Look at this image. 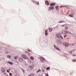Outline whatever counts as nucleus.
<instances>
[{
  "instance_id": "0eeeda50",
  "label": "nucleus",
  "mask_w": 76,
  "mask_h": 76,
  "mask_svg": "<svg viewBox=\"0 0 76 76\" xmlns=\"http://www.w3.org/2000/svg\"><path fill=\"white\" fill-rule=\"evenodd\" d=\"M74 15V13H72L71 14H70L69 15V16H70V17H73V15Z\"/></svg>"
},
{
  "instance_id": "39448f33",
  "label": "nucleus",
  "mask_w": 76,
  "mask_h": 76,
  "mask_svg": "<svg viewBox=\"0 0 76 76\" xmlns=\"http://www.w3.org/2000/svg\"><path fill=\"white\" fill-rule=\"evenodd\" d=\"M49 10H53L54 9V7H49Z\"/></svg>"
},
{
  "instance_id": "37998d69",
  "label": "nucleus",
  "mask_w": 76,
  "mask_h": 76,
  "mask_svg": "<svg viewBox=\"0 0 76 76\" xmlns=\"http://www.w3.org/2000/svg\"><path fill=\"white\" fill-rule=\"evenodd\" d=\"M24 72H25V71H24Z\"/></svg>"
},
{
  "instance_id": "c9c22d12",
  "label": "nucleus",
  "mask_w": 76,
  "mask_h": 76,
  "mask_svg": "<svg viewBox=\"0 0 76 76\" xmlns=\"http://www.w3.org/2000/svg\"><path fill=\"white\" fill-rule=\"evenodd\" d=\"M29 63H31V61L29 60Z\"/></svg>"
},
{
  "instance_id": "2eb2a0df",
  "label": "nucleus",
  "mask_w": 76,
  "mask_h": 76,
  "mask_svg": "<svg viewBox=\"0 0 76 76\" xmlns=\"http://www.w3.org/2000/svg\"><path fill=\"white\" fill-rule=\"evenodd\" d=\"M1 71L2 72H4V71H5V69H4V68H2L1 69Z\"/></svg>"
},
{
  "instance_id": "7c9ffc66",
  "label": "nucleus",
  "mask_w": 76,
  "mask_h": 76,
  "mask_svg": "<svg viewBox=\"0 0 76 76\" xmlns=\"http://www.w3.org/2000/svg\"><path fill=\"white\" fill-rule=\"evenodd\" d=\"M10 76H12V74L11 73H10Z\"/></svg>"
},
{
  "instance_id": "58836bf2",
  "label": "nucleus",
  "mask_w": 76,
  "mask_h": 76,
  "mask_svg": "<svg viewBox=\"0 0 76 76\" xmlns=\"http://www.w3.org/2000/svg\"><path fill=\"white\" fill-rule=\"evenodd\" d=\"M73 56H75V55H73Z\"/></svg>"
},
{
  "instance_id": "ea45409f",
  "label": "nucleus",
  "mask_w": 76,
  "mask_h": 76,
  "mask_svg": "<svg viewBox=\"0 0 76 76\" xmlns=\"http://www.w3.org/2000/svg\"><path fill=\"white\" fill-rule=\"evenodd\" d=\"M26 53H28V52H26Z\"/></svg>"
},
{
  "instance_id": "aec40b11",
  "label": "nucleus",
  "mask_w": 76,
  "mask_h": 76,
  "mask_svg": "<svg viewBox=\"0 0 76 76\" xmlns=\"http://www.w3.org/2000/svg\"><path fill=\"white\" fill-rule=\"evenodd\" d=\"M65 34H68L69 33V32L67 31H65Z\"/></svg>"
},
{
  "instance_id": "1a4fd4ad",
  "label": "nucleus",
  "mask_w": 76,
  "mask_h": 76,
  "mask_svg": "<svg viewBox=\"0 0 76 76\" xmlns=\"http://www.w3.org/2000/svg\"><path fill=\"white\" fill-rule=\"evenodd\" d=\"M45 4L46 5H49V3L48 2V1H46L45 2Z\"/></svg>"
},
{
  "instance_id": "79ce46f5",
  "label": "nucleus",
  "mask_w": 76,
  "mask_h": 76,
  "mask_svg": "<svg viewBox=\"0 0 76 76\" xmlns=\"http://www.w3.org/2000/svg\"><path fill=\"white\" fill-rule=\"evenodd\" d=\"M28 55H30V54H28Z\"/></svg>"
},
{
  "instance_id": "2f4dec72",
  "label": "nucleus",
  "mask_w": 76,
  "mask_h": 76,
  "mask_svg": "<svg viewBox=\"0 0 76 76\" xmlns=\"http://www.w3.org/2000/svg\"><path fill=\"white\" fill-rule=\"evenodd\" d=\"M36 3L37 4V5H38V4H39V2H37Z\"/></svg>"
},
{
  "instance_id": "9b49d317",
  "label": "nucleus",
  "mask_w": 76,
  "mask_h": 76,
  "mask_svg": "<svg viewBox=\"0 0 76 76\" xmlns=\"http://www.w3.org/2000/svg\"><path fill=\"white\" fill-rule=\"evenodd\" d=\"M45 35H48V33H47V30H45Z\"/></svg>"
},
{
  "instance_id": "bb28decb",
  "label": "nucleus",
  "mask_w": 76,
  "mask_h": 76,
  "mask_svg": "<svg viewBox=\"0 0 76 76\" xmlns=\"http://www.w3.org/2000/svg\"><path fill=\"white\" fill-rule=\"evenodd\" d=\"M66 36H67V34H66L64 35V38H66Z\"/></svg>"
},
{
  "instance_id": "473e14b6",
  "label": "nucleus",
  "mask_w": 76,
  "mask_h": 76,
  "mask_svg": "<svg viewBox=\"0 0 76 76\" xmlns=\"http://www.w3.org/2000/svg\"><path fill=\"white\" fill-rule=\"evenodd\" d=\"M7 72H8V73H10V71H9V70H7Z\"/></svg>"
},
{
  "instance_id": "6ab92c4d",
  "label": "nucleus",
  "mask_w": 76,
  "mask_h": 76,
  "mask_svg": "<svg viewBox=\"0 0 76 76\" xmlns=\"http://www.w3.org/2000/svg\"><path fill=\"white\" fill-rule=\"evenodd\" d=\"M41 70L40 69H39V70H38V71H37V73H39V72H41Z\"/></svg>"
},
{
  "instance_id": "c85d7f7f",
  "label": "nucleus",
  "mask_w": 76,
  "mask_h": 76,
  "mask_svg": "<svg viewBox=\"0 0 76 76\" xmlns=\"http://www.w3.org/2000/svg\"><path fill=\"white\" fill-rule=\"evenodd\" d=\"M73 62H76V60H73Z\"/></svg>"
},
{
  "instance_id": "a19ab883",
  "label": "nucleus",
  "mask_w": 76,
  "mask_h": 76,
  "mask_svg": "<svg viewBox=\"0 0 76 76\" xmlns=\"http://www.w3.org/2000/svg\"><path fill=\"white\" fill-rule=\"evenodd\" d=\"M9 70H10V69H9Z\"/></svg>"
},
{
  "instance_id": "dca6fc26",
  "label": "nucleus",
  "mask_w": 76,
  "mask_h": 76,
  "mask_svg": "<svg viewBox=\"0 0 76 76\" xmlns=\"http://www.w3.org/2000/svg\"><path fill=\"white\" fill-rule=\"evenodd\" d=\"M64 22V20H62V21H60L58 23H63V22Z\"/></svg>"
},
{
  "instance_id": "b1692460",
  "label": "nucleus",
  "mask_w": 76,
  "mask_h": 76,
  "mask_svg": "<svg viewBox=\"0 0 76 76\" xmlns=\"http://www.w3.org/2000/svg\"><path fill=\"white\" fill-rule=\"evenodd\" d=\"M65 29L66 30H67V29H68V27H67V26H66L65 27Z\"/></svg>"
},
{
  "instance_id": "6e6552de",
  "label": "nucleus",
  "mask_w": 76,
  "mask_h": 76,
  "mask_svg": "<svg viewBox=\"0 0 76 76\" xmlns=\"http://www.w3.org/2000/svg\"><path fill=\"white\" fill-rule=\"evenodd\" d=\"M18 61H23V59L20 58H19Z\"/></svg>"
},
{
  "instance_id": "a211bd4d",
  "label": "nucleus",
  "mask_w": 76,
  "mask_h": 76,
  "mask_svg": "<svg viewBox=\"0 0 76 76\" xmlns=\"http://www.w3.org/2000/svg\"><path fill=\"white\" fill-rule=\"evenodd\" d=\"M30 58H31V60H34V57H32L31 56V57H30Z\"/></svg>"
},
{
  "instance_id": "4be33fe9",
  "label": "nucleus",
  "mask_w": 76,
  "mask_h": 76,
  "mask_svg": "<svg viewBox=\"0 0 76 76\" xmlns=\"http://www.w3.org/2000/svg\"><path fill=\"white\" fill-rule=\"evenodd\" d=\"M8 63H9V64H13V63L12 62H9Z\"/></svg>"
},
{
  "instance_id": "cd10ccee",
  "label": "nucleus",
  "mask_w": 76,
  "mask_h": 76,
  "mask_svg": "<svg viewBox=\"0 0 76 76\" xmlns=\"http://www.w3.org/2000/svg\"><path fill=\"white\" fill-rule=\"evenodd\" d=\"M7 57L8 58H11L10 56H7Z\"/></svg>"
},
{
  "instance_id": "5701e85b",
  "label": "nucleus",
  "mask_w": 76,
  "mask_h": 76,
  "mask_svg": "<svg viewBox=\"0 0 76 76\" xmlns=\"http://www.w3.org/2000/svg\"><path fill=\"white\" fill-rule=\"evenodd\" d=\"M72 52H74V50L71 51L70 52V54H72Z\"/></svg>"
},
{
  "instance_id": "423d86ee",
  "label": "nucleus",
  "mask_w": 76,
  "mask_h": 76,
  "mask_svg": "<svg viewBox=\"0 0 76 76\" xmlns=\"http://www.w3.org/2000/svg\"><path fill=\"white\" fill-rule=\"evenodd\" d=\"M56 42L58 44H61V41L59 40H56Z\"/></svg>"
},
{
  "instance_id": "4c0bfd02",
  "label": "nucleus",
  "mask_w": 76,
  "mask_h": 76,
  "mask_svg": "<svg viewBox=\"0 0 76 76\" xmlns=\"http://www.w3.org/2000/svg\"><path fill=\"white\" fill-rule=\"evenodd\" d=\"M74 45V44H72V45Z\"/></svg>"
},
{
  "instance_id": "ddd939ff",
  "label": "nucleus",
  "mask_w": 76,
  "mask_h": 76,
  "mask_svg": "<svg viewBox=\"0 0 76 76\" xmlns=\"http://www.w3.org/2000/svg\"><path fill=\"white\" fill-rule=\"evenodd\" d=\"M48 29L49 30V32H51L53 30V28H49Z\"/></svg>"
},
{
  "instance_id": "412c9836",
  "label": "nucleus",
  "mask_w": 76,
  "mask_h": 76,
  "mask_svg": "<svg viewBox=\"0 0 76 76\" xmlns=\"http://www.w3.org/2000/svg\"><path fill=\"white\" fill-rule=\"evenodd\" d=\"M62 34H65V31L63 30L62 31Z\"/></svg>"
},
{
  "instance_id": "9d476101",
  "label": "nucleus",
  "mask_w": 76,
  "mask_h": 76,
  "mask_svg": "<svg viewBox=\"0 0 76 76\" xmlns=\"http://www.w3.org/2000/svg\"><path fill=\"white\" fill-rule=\"evenodd\" d=\"M28 68L30 70H32V69H33V66H29Z\"/></svg>"
},
{
  "instance_id": "7ed1b4c3",
  "label": "nucleus",
  "mask_w": 76,
  "mask_h": 76,
  "mask_svg": "<svg viewBox=\"0 0 76 76\" xmlns=\"http://www.w3.org/2000/svg\"><path fill=\"white\" fill-rule=\"evenodd\" d=\"M22 56L23 58H25L26 59H28V57L26 56V55L24 54L22 55Z\"/></svg>"
},
{
  "instance_id": "20e7f679",
  "label": "nucleus",
  "mask_w": 76,
  "mask_h": 76,
  "mask_svg": "<svg viewBox=\"0 0 76 76\" xmlns=\"http://www.w3.org/2000/svg\"><path fill=\"white\" fill-rule=\"evenodd\" d=\"M54 47L55 49H56L57 50H58V51H60V49L58 48L57 47V46L55 45H54Z\"/></svg>"
},
{
  "instance_id": "f3484780",
  "label": "nucleus",
  "mask_w": 76,
  "mask_h": 76,
  "mask_svg": "<svg viewBox=\"0 0 76 76\" xmlns=\"http://www.w3.org/2000/svg\"><path fill=\"white\" fill-rule=\"evenodd\" d=\"M56 10H58V6H57L55 7Z\"/></svg>"
},
{
  "instance_id": "f03ea898",
  "label": "nucleus",
  "mask_w": 76,
  "mask_h": 76,
  "mask_svg": "<svg viewBox=\"0 0 76 76\" xmlns=\"http://www.w3.org/2000/svg\"><path fill=\"white\" fill-rule=\"evenodd\" d=\"M63 44L66 47H67L69 46V43L66 42L64 43Z\"/></svg>"
},
{
  "instance_id": "393cba45",
  "label": "nucleus",
  "mask_w": 76,
  "mask_h": 76,
  "mask_svg": "<svg viewBox=\"0 0 76 76\" xmlns=\"http://www.w3.org/2000/svg\"><path fill=\"white\" fill-rule=\"evenodd\" d=\"M18 58V56H15V57H14V58L15 59H16V58Z\"/></svg>"
},
{
  "instance_id": "f704fd0d",
  "label": "nucleus",
  "mask_w": 76,
  "mask_h": 76,
  "mask_svg": "<svg viewBox=\"0 0 76 76\" xmlns=\"http://www.w3.org/2000/svg\"><path fill=\"white\" fill-rule=\"evenodd\" d=\"M64 7V6H61L60 7L61 8V7Z\"/></svg>"
},
{
  "instance_id": "a878e982",
  "label": "nucleus",
  "mask_w": 76,
  "mask_h": 76,
  "mask_svg": "<svg viewBox=\"0 0 76 76\" xmlns=\"http://www.w3.org/2000/svg\"><path fill=\"white\" fill-rule=\"evenodd\" d=\"M50 69V67H48L47 69H46L47 70H49V69Z\"/></svg>"
},
{
  "instance_id": "f257e3e1",
  "label": "nucleus",
  "mask_w": 76,
  "mask_h": 76,
  "mask_svg": "<svg viewBox=\"0 0 76 76\" xmlns=\"http://www.w3.org/2000/svg\"><path fill=\"white\" fill-rule=\"evenodd\" d=\"M56 36L57 38L59 39H63V37L62 36L58 34H56Z\"/></svg>"
},
{
  "instance_id": "4468645a",
  "label": "nucleus",
  "mask_w": 76,
  "mask_h": 76,
  "mask_svg": "<svg viewBox=\"0 0 76 76\" xmlns=\"http://www.w3.org/2000/svg\"><path fill=\"white\" fill-rule=\"evenodd\" d=\"M34 76V73H31L29 74L28 76Z\"/></svg>"
},
{
  "instance_id": "72a5a7b5",
  "label": "nucleus",
  "mask_w": 76,
  "mask_h": 76,
  "mask_svg": "<svg viewBox=\"0 0 76 76\" xmlns=\"http://www.w3.org/2000/svg\"><path fill=\"white\" fill-rule=\"evenodd\" d=\"M29 52H30L31 51L30 50H27Z\"/></svg>"
},
{
  "instance_id": "f8f14e48",
  "label": "nucleus",
  "mask_w": 76,
  "mask_h": 76,
  "mask_svg": "<svg viewBox=\"0 0 76 76\" xmlns=\"http://www.w3.org/2000/svg\"><path fill=\"white\" fill-rule=\"evenodd\" d=\"M55 4H56L55 3H52L50 4V6H54V5H55Z\"/></svg>"
},
{
  "instance_id": "c756f323",
  "label": "nucleus",
  "mask_w": 76,
  "mask_h": 76,
  "mask_svg": "<svg viewBox=\"0 0 76 76\" xmlns=\"http://www.w3.org/2000/svg\"><path fill=\"white\" fill-rule=\"evenodd\" d=\"M42 60H44V58H42L41 59Z\"/></svg>"
},
{
  "instance_id": "e433bc0d",
  "label": "nucleus",
  "mask_w": 76,
  "mask_h": 76,
  "mask_svg": "<svg viewBox=\"0 0 76 76\" xmlns=\"http://www.w3.org/2000/svg\"><path fill=\"white\" fill-rule=\"evenodd\" d=\"M64 26V25H62L61 26Z\"/></svg>"
}]
</instances>
